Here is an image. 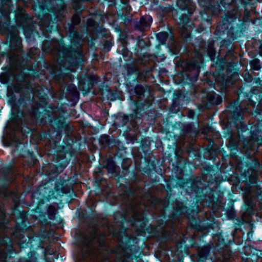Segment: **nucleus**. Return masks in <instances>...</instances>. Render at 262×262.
<instances>
[{
    "label": "nucleus",
    "instance_id": "1a4fd4ad",
    "mask_svg": "<svg viewBox=\"0 0 262 262\" xmlns=\"http://www.w3.org/2000/svg\"><path fill=\"white\" fill-rule=\"evenodd\" d=\"M190 114L189 115V116H190V115H192L193 114V112H190Z\"/></svg>",
    "mask_w": 262,
    "mask_h": 262
},
{
    "label": "nucleus",
    "instance_id": "9b49d317",
    "mask_svg": "<svg viewBox=\"0 0 262 262\" xmlns=\"http://www.w3.org/2000/svg\"><path fill=\"white\" fill-rule=\"evenodd\" d=\"M38 89H39V90L38 91H40L41 90V88L40 87H39Z\"/></svg>",
    "mask_w": 262,
    "mask_h": 262
},
{
    "label": "nucleus",
    "instance_id": "20e7f679",
    "mask_svg": "<svg viewBox=\"0 0 262 262\" xmlns=\"http://www.w3.org/2000/svg\"><path fill=\"white\" fill-rule=\"evenodd\" d=\"M80 19L77 15H74L72 18V23L74 25H76L79 24Z\"/></svg>",
    "mask_w": 262,
    "mask_h": 262
},
{
    "label": "nucleus",
    "instance_id": "f8f14e48",
    "mask_svg": "<svg viewBox=\"0 0 262 262\" xmlns=\"http://www.w3.org/2000/svg\"><path fill=\"white\" fill-rule=\"evenodd\" d=\"M150 19H151V18L150 17H148V20H150Z\"/></svg>",
    "mask_w": 262,
    "mask_h": 262
},
{
    "label": "nucleus",
    "instance_id": "f03ea898",
    "mask_svg": "<svg viewBox=\"0 0 262 262\" xmlns=\"http://www.w3.org/2000/svg\"><path fill=\"white\" fill-rule=\"evenodd\" d=\"M251 68L254 70H258L260 68V64L258 61L257 59L253 60L250 62Z\"/></svg>",
    "mask_w": 262,
    "mask_h": 262
},
{
    "label": "nucleus",
    "instance_id": "9d476101",
    "mask_svg": "<svg viewBox=\"0 0 262 262\" xmlns=\"http://www.w3.org/2000/svg\"><path fill=\"white\" fill-rule=\"evenodd\" d=\"M69 69L71 70V71H74V69L73 68H69Z\"/></svg>",
    "mask_w": 262,
    "mask_h": 262
},
{
    "label": "nucleus",
    "instance_id": "0eeeda50",
    "mask_svg": "<svg viewBox=\"0 0 262 262\" xmlns=\"http://www.w3.org/2000/svg\"><path fill=\"white\" fill-rule=\"evenodd\" d=\"M33 95H34V96H38V94L37 93L36 91L34 92Z\"/></svg>",
    "mask_w": 262,
    "mask_h": 262
},
{
    "label": "nucleus",
    "instance_id": "f257e3e1",
    "mask_svg": "<svg viewBox=\"0 0 262 262\" xmlns=\"http://www.w3.org/2000/svg\"><path fill=\"white\" fill-rule=\"evenodd\" d=\"M212 96H213L214 98H215V97L216 98L215 100H212L211 101V102L212 103L217 105V104H220L222 102V98L220 96L215 95L214 94H210L209 96L210 97H211Z\"/></svg>",
    "mask_w": 262,
    "mask_h": 262
},
{
    "label": "nucleus",
    "instance_id": "7ed1b4c3",
    "mask_svg": "<svg viewBox=\"0 0 262 262\" xmlns=\"http://www.w3.org/2000/svg\"><path fill=\"white\" fill-rule=\"evenodd\" d=\"M107 168L111 172H113L115 171L116 167L113 162H110L107 163Z\"/></svg>",
    "mask_w": 262,
    "mask_h": 262
},
{
    "label": "nucleus",
    "instance_id": "6e6552de",
    "mask_svg": "<svg viewBox=\"0 0 262 262\" xmlns=\"http://www.w3.org/2000/svg\"><path fill=\"white\" fill-rule=\"evenodd\" d=\"M260 54L262 55V46H261L260 47Z\"/></svg>",
    "mask_w": 262,
    "mask_h": 262
},
{
    "label": "nucleus",
    "instance_id": "423d86ee",
    "mask_svg": "<svg viewBox=\"0 0 262 262\" xmlns=\"http://www.w3.org/2000/svg\"><path fill=\"white\" fill-rule=\"evenodd\" d=\"M36 53V50L34 49H30V50L29 51V53L30 56L34 55Z\"/></svg>",
    "mask_w": 262,
    "mask_h": 262
},
{
    "label": "nucleus",
    "instance_id": "39448f33",
    "mask_svg": "<svg viewBox=\"0 0 262 262\" xmlns=\"http://www.w3.org/2000/svg\"><path fill=\"white\" fill-rule=\"evenodd\" d=\"M1 13H2L3 15L8 18L9 17V15L10 13L9 9H7L6 10L4 11L3 8L1 9Z\"/></svg>",
    "mask_w": 262,
    "mask_h": 262
}]
</instances>
